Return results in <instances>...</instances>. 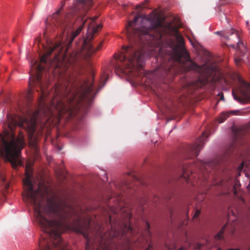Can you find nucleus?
I'll list each match as a JSON object with an SVG mask.
<instances>
[{"label":"nucleus","instance_id":"nucleus-1","mask_svg":"<svg viewBox=\"0 0 250 250\" xmlns=\"http://www.w3.org/2000/svg\"><path fill=\"white\" fill-rule=\"evenodd\" d=\"M126 28L130 42L123 46L122 52L117 56L121 64L113 63L116 71L139 76L144 71V48L156 45L160 47L161 52H165L163 63L156 72L162 78H172L181 68L186 71L195 70L206 78L216 75L212 64L199 65L191 60L185 48L183 37L171 23L164 25L160 21H151L146 16L138 15L133 21H128Z\"/></svg>","mask_w":250,"mask_h":250},{"label":"nucleus","instance_id":"nucleus-2","mask_svg":"<svg viewBox=\"0 0 250 250\" xmlns=\"http://www.w3.org/2000/svg\"><path fill=\"white\" fill-rule=\"evenodd\" d=\"M92 4V0H75L74 6L66 14L64 21L57 26L64 30L70 29L74 25L78 26L70 36L68 43L65 45L61 42L52 43L41 57L40 63L34 60L30 62L29 88L26 95L28 101L32 100V95L36 90L40 106L42 108L46 106L44 99L47 94L46 88L49 81L42 78V71L46 67H52L54 75H58V82L55 85V92L57 95H65L69 92V86L71 82L68 65L77 60V54H70L69 49L74 39L86 24L88 18L86 15Z\"/></svg>","mask_w":250,"mask_h":250},{"label":"nucleus","instance_id":"nucleus-3","mask_svg":"<svg viewBox=\"0 0 250 250\" xmlns=\"http://www.w3.org/2000/svg\"><path fill=\"white\" fill-rule=\"evenodd\" d=\"M32 178V168L27 164L22 196L25 202L33 207L34 216L43 232L39 240V250H68L61 233L67 220L75 213L74 209L57 198L46 186L40 185L34 189Z\"/></svg>","mask_w":250,"mask_h":250},{"label":"nucleus","instance_id":"nucleus-4","mask_svg":"<svg viewBox=\"0 0 250 250\" xmlns=\"http://www.w3.org/2000/svg\"><path fill=\"white\" fill-rule=\"evenodd\" d=\"M197 168L199 171L197 174L199 183L206 182L214 179L217 180L218 171V161L215 160L206 163L201 160L197 161L194 164L187 167L184 164L182 167L183 173L181 177L187 182H189L193 177V168Z\"/></svg>","mask_w":250,"mask_h":250},{"label":"nucleus","instance_id":"nucleus-5","mask_svg":"<svg viewBox=\"0 0 250 250\" xmlns=\"http://www.w3.org/2000/svg\"><path fill=\"white\" fill-rule=\"evenodd\" d=\"M221 40H226L227 43H223L222 46H231L233 48L236 47L234 61L237 65H239L242 62L248 59L247 50L243 42L241 41L238 33L235 30L220 32Z\"/></svg>","mask_w":250,"mask_h":250},{"label":"nucleus","instance_id":"nucleus-6","mask_svg":"<svg viewBox=\"0 0 250 250\" xmlns=\"http://www.w3.org/2000/svg\"><path fill=\"white\" fill-rule=\"evenodd\" d=\"M208 135V131H203L202 136L198 138L193 144L187 146L186 153L189 155L187 156V158L196 157L198 155L199 151L203 147L205 142L207 141L206 138Z\"/></svg>","mask_w":250,"mask_h":250},{"label":"nucleus","instance_id":"nucleus-7","mask_svg":"<svg viewBox=\"0 0 250 250\" xmlns=\"http://www.w3.org/2000/svg\"><path fill=\"white\" fill-rule=\"evenodd\" d=\"M84 42L85 54L87 58L91 57L97 51L100 49L103 45V42H101L97 45H95L91 42L90 40L87 42V39L85 40Z\"/></svg>","mask_w":250,"mask_h":250},{"label":"nucleus","instance_id":"nucleus-8","mask_svg":"<svg viewBox=\"0 0 250 250\" xmlns=\"http://www.w3.org/2000/svg\"><path fill=\"white\" fill-rule=\"evenodd\" d=\"M61 3L62 6L60 8V9L55 13H54L51 17H48L47 19V22H50L51 23L53 24L56 26H57L58 24L61 23V22H63L64 20V18L63 19H61L60 17V13L62 10L63 6L65 5L64 1L62 0Z\"/></svg>","mask_w":250,"mask_h":250},{"label":"nucleus","instance_id":"nucleus-9","mask_svg":"<svg viewBox=\"0 0 250 250\" xmlns=\"http://www.w3.org/2000/svg\"><path fill=\"white\" fill-rule=\"evenodd\" d=\"M220 85L221 83H224L227 85H230L232 83L233 80L237 77L238 79L240 81V78L238 76H236L234 74L230 72L224 73L222 71L221 68L220 67Z\"/></svg>","mask_w":250,"mask_h":250},{"label":"nucleus","instance_id":"nucleus-10","mask_svg":"<svg viewBox=\"0 0 250 250\" xmlns=\"http://www.w3.org/2000/svg\"><path fill=\"white\" fill-rule=\"evenodd\" d=\"M86 221L87 223L83 224L82 221V218L79 216L76 222L74 223L73 228L74 230L79 233H83L85 229L88 228L90 224V219L88 216H87Z\"/></svg>","mask_w":250,"mask_h":250},{"label":"nucleus","instance_id":"nucleus-11","mask_svg":"<svg viewBox=\"0 0 250 250\" xmlns=\"http://www.w3.org/2000/svg\"><path fill=\"white\" fill-rule=\"evenodd\" d=\"M56 109L58 111L59 115L62 116L63 114L68 113L70 117H73V112L70 108L67 107L65 104L61 100L57 101L55 106Z\"/></svg>","mask_w":250,"mask_h":250},{"label":"nucleus","instance_id":"nucleus-12","mask_svg":"<svg viewBox=\"0 0 250 250\" xmlns=\"http://www.w3.org/2000/svg\"><path fill=\"white\" fill-rule=\"evenodd\" d=\"M243 132L240 131H235L233 132V139L231 143L229 150L233 151L239 145H241L243 138Z\"/></svg>","mask_w":250,"mask_h":250},{"label":"nucleus","instance_id":"nucleus-13","mask_svg":"<svg viewBox=\"0 0 250 250\" xmlns=\"http://www.w3.org/2000/svg\"><path fill=\"white\" fill-rule=\"evenodd\" d=\"M98 18V16H94L89 18V23L87 24L88 30H91L94 34L97 33L102 28L101 24H97L95 21Z\"/></svg>","mask_w":250,"mask_h":250},{"label":"nucleus","instance_id":"nucleus-14","mask_svg":"<svg viewBox=\"0 0 250 250\" xmlns=\"http://www.w3.org/2000/svg\"><path fill=\"white\" fill-rule=\"evenodd\" d=\"M232 94L234 99L239 103H243L250 102V93H244L242 97H238L234 92Z\"/></svg>","mask_w":250,"mask_h":250},{"label":"nucleus","instance_id":"nucleus-15","mask_svg":"<svg viewBox=\"0 0 250 250\" xmlns=\"http://www.w3.org/2000/svg\"><path fill=\"white\" fill-rule=\"evenodd\" d=\"M84 86H85V92L86 93L89 94L93 91V87L92 84H88L86 81H85Z\"/></svg>","mask_w":250,"mask_h":250},{"label":"nucleus","instance_id":"nucleus-16","mask_svg":"<svg viewBox=\"0 0 250 250\" xmlns=\"http://www.w3.org/2000/svg\"><path fill=\"white\" fill-rule=\"evenodd\" d=\"M11 102L10 98L7 96L5 98L4 100L1 102H0V106H3L8 105Z\"/></svg>","mask_w":250,"mask_h":250},{"label":"nucleus","instance_id":"nucleus-17","mask_svg":"<svg viewBox=\"0 0 250 250\" xmlns=\"http://www.w3.org/2000/svg\"><path fill=\"white\" fill-rule=\"evenodd\" d=\"M229 115L228 114H225L222 113L221 114H220V124L223 122L228 117Z\"/></svg>","mask_w":250,"mask_h":250},{"label":"nucleus","instance_id":"nucleus-18","mask_svg":"<svg viewBox=\"0 0 250 250\" xmlns=\"http://www.w3.org/2000/svg\"><path fill=\"white\" fill-rule=\"evenodd\" d=\"M168 249L169 250H176V246L174 245H173L171 247L168 248ZM178 250H186L184 247H182L180 249H179Z\"/></svg>","mask_w":250,"mask_h":250},{"label":"nucleus","instance_id":"nucleus-19","mask_svg":"<svg viewBox=\"0 0 250 250\" xmlns=\"http://www.w3.org/2000/svg\"><path fill=\"white\" fill-rule=\"evenodd\" d=\"M200 210L197 209L194 214L193 218L194 219L195 218L198 217L199 216V215H200Z\"/></svg>","mask_w":250,"mask_h":250},{"label":"nucleus","instance_id":"nucleus-20","mask_svg":"<svg viewBox=\"0 0 250 250\" xmlns=\"http://www.w3.org/2000/svg\"><path fill=\"white\" fill-rule=\"evenodd\" d=\"M244 167V163L243 162L238 167V170L241 171L243 169Z\"/></svg>","mask_w":250,"mask_h":250},{"label":"nucleus","instance_id":"nucleus-21","mask_svg":"<svg viewBox=\"0 0 250 250\" xmlns=\"http://www.w3.org/2000/svg\"><path fill=\"white\" fill-rule=\"evenodd\" d=\"M224 100V95L222 92H220V101Z\"/></svg>","mask_w":250,"mask_h":250},{"label":"nucleus","instance_id":"nucleus-22","mask_svg":"<svg viewBox=\"0 0 250 250\" xmlns=\"http://www.w3.org/2000/svg\"><path fill=\"white\" fill-rule=\"evenodd\" d=\"M152 249V245L150 244H149L148 247L145 249V250H151Z\"/></svg>","mask_w":250,"mask_h":250},{"label":"nucleus","instance_id":"nucleus-23","mask_svg":"<svg viewBox=\"0 0 250 250\" xmlns=\"http://www.w3.org/2000/svg\"><path fill=\"white\" fill-rule=\"evenodd\" d=\"M223 230L222 229H220V235H219V237H220V240L222 238V236H221V234L223 232Z\"/></svg>","mask_w":250,"mask_h":250},{"label":"nucleus","instance_id":"nucleus-24","mask_svg":"<svg viewBox=\"0 0 250 250\" xmlns=\"http://www.w3.org/2000/svg\"><path fill=\"white\" fill-rule=\"evenodd\" d=\"M146 228H147V230H148V229H149V224H148V223H146Z\"/></svg>","mask_w":250,"mask_h":250},{"label":"nucleus","instance_id":"nucleus-25","mask_svg":"<svg viewBox=\"0 0 250 250\" xmlns=\"http://www.w3.org/2000/svg\"><path fill=\"white\" fill-rule=\"evenodd\" d=\"M142 7H143V6L141 5H137V9L142 8Z\"/></svg>","mask_w":250,"mask_h":250},{"label":"nucleus","instance_id":"nucleus-26","mask_svg":"<svg viewBox=\"0 0 250 250\" xmlns=\"http://www.w3.org/2000/svg\"><path fill=\"white\" fill-rule=\"evenodd\" d=\"M86 250H90V249L89 248V245H86Z\"/></svg>","mask_w":250,"mask_h":250},{"label":"nucleus","instance_id":"nucleus-27","mask_svg":"<svg viewBox=\"0 0 250 250\" xmlns=\"http://www.w3.org/2000/svg\"><path fill=\"white\" fill-rule=\"evenodd\" d=\"M215 237L216 238H219V232L216 234Z\"/></svg>","mask_w":250,"mask_h":250},{"label":"nucleus","instance_id":"nucleus-28","mask_svg":"<svg viewBox=\"0 0 250 250\" xmlns=\"http://www.w3.org/2000/svg\"><path fill=\"white\" fill-rule=\"evenodd\" d=\"M228 250H239V249H229Z\"/></svg>","mask_w":250,"mask_h":250},{"label":"nucleus","instance_id":"nucleus-29","mask_svg":"<svg viewBox=\"0 0 250 250\" xmlns=\"http://www.w3.org/2000/svg\"><path fill=\"white\" fill-rule=\"evenodd\" d=\"M199 80L201 81L202 84H204V83L203 80H201V79H199Z\"/></svg>","mask_w":250,"mask_h":250},{"label":"nucleus","instance_id":"nucleus-30","mask_svg":"<svg viewBox=\"0 0 250 250\" xmlns=\"http://www.w3.org/2000/svg\"><path fill=\"white\" fill-rule=\"evenodd\" d=\"M125 186L127 188H129V186L127 184H125Z\"/></svg>","mask_w":250,"mask_h":250},{"label":"nucleus","instance_id":"nucleus-31","mask_svg":"<svg viewBox=\"0 0 250 250\" xmlns=\"http://www.w3.org/2000/svg\"><path fill=\"white\" fill-rule=\"evenodd\" d=\"M134 179H135L136 180H137H137H138V178H137V177H134Z\"/></svg>","mask_w":250,"mask_h":250},{"label":"nucleus","instance_id":"nucleus-32","mask_svg":"<svg viewBox=\"0 0 250 250\" xmlns=\"http://www.w3.org/2000/svg\"><path fill=\"white\" fill-rule=\"evenodd\" d=\"M215 34L219 35V31H216L215 32Z\"/></svg>","mask_w":250,"mask_h":250},{"label":"nucleus","instance_id":"nucleus-33","mask_svg":"<svg viewBox=\"0 0 250 250\" xmlns=\"http://www.w3.org/2000/svg\"><path fill=\"white\" fill-rule=\"evenodd\" d=\"M90 209H92V208H87V210H90Z\"/></svg>","mask_w":250,"mask_h":250},{"label":"nucleus","instance_id":"nucleus-34","mask_svg":"<svg viewBox=\"0 0 250 250\" xmlns=\"http://www.w3.org/2000/svg\"><path fill=\"white\" fill-rule=\"evenodd\" d=\"M217 183H218V182H217V181H216V182L214 183V184H217Z\"/></svg>","mask_w":250,"mask_h":250},{"label":"nucleus","instance_id":"nucleus-35","mask_svg":"<svg viewBox=\"0 0 250 250\" xmlns=\"http://www.w3.org/2000/svg\"><path fill=\"white\" fill-rule=\"evenodd\" d=\"M219 59H220V62H221V57H220V58H219Z\"/></svg>","mask_w":250,"mask_h":250},{"label":"nucleus","instance_id":"nucleus-36","mask_svg":"<svg viewBox=\"0 0 250 250\" xmlns=\"http://www.w3.org/2000/svg\"><path fill=\"white\" fill-rule=\"evenodd\" d=\"M219 250V248L217 249V250Z\"/></svg>","mask_w":250,"mask_h":250},{"label":"nucleus","instance_id":"nucleus-37","mask_svg":"<svg viewBox=\"0 0 250 250\" xmlns=\"http://www.w3.org/2000/svg\"><path fill=\"white\" fill-rule=\"evenodd\" d=\"M1 93H2L1 92V93H0V95L1 94Z\"/></svg>","mask_w":250,"mask_h":250}]
</instances>
